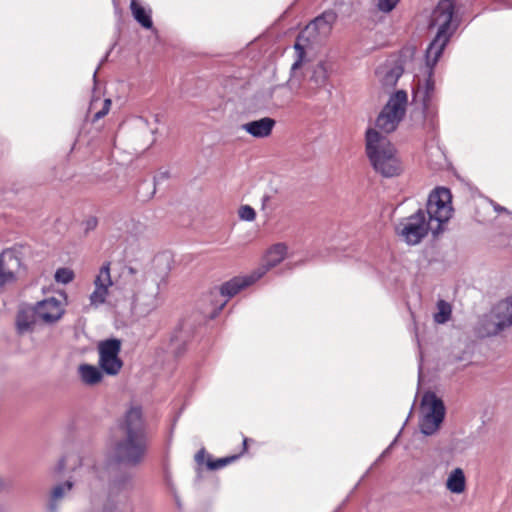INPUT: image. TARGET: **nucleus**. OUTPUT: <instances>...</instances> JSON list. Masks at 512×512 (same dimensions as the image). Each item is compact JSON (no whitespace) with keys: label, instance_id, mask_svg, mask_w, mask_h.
I'll return each mask as SVG.
<instances>
[{"label":"nucleus","instance_id":"f257e3e1","mask_svg":"<svg viewBox=\"0 0 512 512\" xmlns=\"http://www.w3.org/2000/svg\"><path fill=\"white\" fill-rule=\"evenodd\" d=\"M149 447L147 423L140 406H131L118 421L115 439L111 444V459L91 468L90 486L110 491L125 489L130 476L120 471V465L135 467L145 458Z\"/></svg>","mask_w":512,"mask_h":512},{"label":"nucleus","instance_id":"f03ea898","mask_svg":"<svg viewBox=\"0 0 512 512\" xmlns=\"http://www.w3.org/2000/svg\"><path fill=\"white\" fill-rule=\"evenodd\" d=\"M459 25L460 20L455 13L454 0H440L429 22V27H437V31L425 51V61L428 66H436Z\"/></svg>","mask_w":512,"mask_h":512},{"label":"nucleus","instance_id":"7ed1b4c3","mask_svg":"<svg viewBox=\"0 0 512 512\" xmlns=\"http://www.w3.org/2000/svg\"><path fill=\"white\" fill-rule=\"evenodd\" d=\"M366 154L373 169L385 178L401 172L400 161L395 147L377 130L369 128L365 134Z\"/></svg>","mask_w":512,"mask_h":512},{"label":"nucleus","instance_id":"20e7f679","mask_svg":"<svg viewBox=\"0 0 512 512\" xmlns=\"http://www.w3.org/2000/svg\"><path fill=\"white\" fill-rule=\"evenodd\" d=\"M336 14L332 11L323 12L313 19L298 35L294 49L297 59L292 64L291 69H298L304 62L306 51L313 45L319 43L331 31L333 23L336 21Z\"/></svg>","mask_w":512,"mask_h":512},{"label":"nucleus","instance_id":"39448f33","mask_svg":"<svg viewBox=\"0 0 512 512\" xmlns=\"http://www.w3.org/2000/svg\"><path fill=\"white\" fill-rule=\"evenodd\" d=\"M257 281L258 279L255 277L253 272H251L248 275L235 276L222 283L220 286L210 289L208 294L203 298V301L205 303H209L211 306V310L206 312L208 317L211 319L216 318L226 306L229 299Z\"/></svg>","mask_w":512,"mask_h":512},{"label":"nucleus","instance_id":"423d86ee","mask_svg":"<svg viewBox=\"0 0 512 512\" xmlns=\"http://www.w3.org/2000/svg\"><path fill=\"white\" fill-rule=\"evenodd\" d=\"M422 415L419 427L425 436L434 435L444 422L446 407L443 400L432 391L423 394L421 400Z\"/></svg>","mask_w":512,"mask_h":512},{"label":"nucleus","instance_id":"0eeeda50","mask_svg":"<svg viewBox=\"0 0 512 512\" xmlns=\"http://www.w3.org/2000/svg\"><path fill=\"white\" fill-rule=\"evenodd\" d=\"M407 104V92L403 89L396 90L377 116L376 127L385 133L395 131L405 117Z\"/></svg>","mask_w":512,"mask_h":512},{"label":"nucleus","instance_id":"6e6552de","mask_svg":"<svg viewBox=\"0 0 512 512\" xmlns=\"http://www.w3.org/2000/svg\"><path fill=\"white\" fill-rule=\"evenodd\" d=\"M452 195L446 187H436L428 196L425 213L429 220L436 221L437 226L433 230L436 236L443 231V224L449 221L452 215Z\"/></svg>","mask_w":512,"mask_h":512},{"label":"nucleus","instance_id":"1a4fd4ad","mask_svg":"<svg viewBox=\"0 0 512 512\" xmlns=\"http://www.w3.org/2000/svg\"><path fill=\"white\" fill-rule=\"evenodd\" d=\"M432 220L423 209H418L414 214L402 218L396 226V233L408 244H419L428 234L435 229L431 226Z\"/></svg>","mask_w":512,"mask_h":512},{"label":"nucleus","instance_id":"9d476101","mask_svg":"<svg viewBox=\"0 0 512 512\" xmlns=\"http://www.w3.org/2000/svg\"><path fill=\"white\" fill-rule=\"evenodd\" d=\"M192 338V332L185 323H180L158 349V357L163 354V362L174 361L181 357L187 350V345Z\"/></svg>","mask_w":512,"mask_h":512},{"label":"nucleus","instance_id":"9b49d317","mask_svg":"<svg viewBox=\"0 0 512 512\" xmlns=\"http://www.w3.org/2000/svg\"><path fill=\"white\" fill-rule=\"evenodd\" d=\"M429 68L428 77L425 79L424 86L421 88L413 89V101L416 102L420 99L422 114L424 119V126L430 130L435 129L436 126V109L432 104V97L435 91V81L433 79V69L435 66Z\"/></svg>","mask_w":512,"mask_h":512},{"label":"nucleus","instance_id":"f8f14e48","mask_svg":"<svg viewBox=\"0 0 512 512\" xmlns=\"http://www.w3.org/2000/svg\"><path fill=\"white\" fill-rule=\"evenodd\" d=\"M100 368L109 376H115L123 366V361L119 357L121 351V341L118 338H108L102 340L97 346Z\"/></svg>","mask_w":512,"mask_h":512},{"label":"nucleus","instance_id":"ddd939ff","mask_svg":"<svg viewBox=\"0 0 512 512\" xmlns=\"http://www.w3.org/2000/svg\"><path fill=\"white\" fill-rule=\"evenodd\" d=\"M75 484L73 477L69 476L64 481L52 485L46 495L45 512H60L63 503L70 498Z\"/></svg>","mask_w":512,"mask_h":512},{"label":"nucleus","instance_id":"4468645a","mask_svg":"<svg viewBox=\"0 0 512 512\" xmlns=\"http://www.w3.org/2000/svg\"><path fill=\"white\" fill-rule=\"evenodd\" d=\"M64 308L60 300L49 297L38 301L34 306V314L46 324H54L64 315Z\"/></svg>","mask_w":512,"mask_h":512},{"label":"nucleus","instance_id":"2eb2a0df","mask_svg":"<svg viewBox=\"0 0 512 512\" xmlns=\"http://www.w3.org/2000/svg\"><path fill=\"white\" fill-rule=\"evenodd\" d=\"M404 73V62L401 58L388 60L376 70V74L385 88H393Z\"/></svg>","mask_w":512,"mask_h":512},{"label":"nucleus","instance_id":"dca6fc26","mask_svg":"<svg viewBox=\"0 0 512 512\" xmlns=\"http://www.w3.org/2000/svg\"><path fill=\"white\" fill-rule=\"evenodd\" d=\"M287 254V246L283 243H277L273 245L266 253L262 264L253 270V274L259 280L261 279L269 270L276 267L279 263H281Z\"/></svg>","mask_w":512,"mask_h":512},{"label":"nucleus","instance_id":"f3484780","mask_svg":"<svg viewBox=\"0 0 512 512\" xmlns=\"http://www.w3.org/2000/svg\"><path fill=\"white\" fill-rule=\"evenodd\" d=\"M20 264V258L14 250H5L0 254V287L14 280V269Z\"/></svg>","mask_w":512,"mask_h":512},{"label":"nucleus","instance_id":"a211bd4d","mask_svg":"<svg viewBox=\"0 0 512 512\" xmlns=\"http://www.w3.org/2000/svg\"><path fill=\"white\" fill-rule=\"evenodd\" d=\"M240 458L239 454L230 455L221 458H213L212 455L208 454L204 448H201L195 454V462L200 466L205 464L206 468L210 471H216L224 468L225 466L235 462Z\"/></svg>","mask_w":512,"mask_h":512},{"label":"nucleus","instance_id":"6ab92c4d","mask_svg":"<svg viewBox=\"0 0 512 512\" xmlns=\"http://www.w3.org/2000/svg\"><path fill=\"white\" fill-rule=\"evenodd\" d=\"M275 125V119L263 117L244 123L242 129L254 138H266L271 135Z\"/></svg>","mask_w":512,"mask_h":512},{"label":"nucleus","instance_id":"aec40b11","mask_svg":"<svg viewBox=\"0 0 512 512\" xmlns=\"http://www.w3.org/2000/svg\"><path fill=\"white\" fill-rule=\"evenodd\" d=\"M130 10L134 20L144 29L152 30L154 28L152 19V9L149 5L139 0L130 1Z\"/></svg>","mask_w":512,"mask_h":512},{"label":"nucleus","instance_id":"412c9836","mask_svg":"<svg viewBox=\"0 0 512 512\" xmlns=\"http://www.w3.org/2000/svg\"><path fill=\"white\" fill-rule=\"evenodd\" d=\"M104 373L100 366L97 367L88 363H82L78 366V375L81 381L86 385L92 386L100 383Z\"/></svg>","mask_w":512,"mask_h":512},{"label":"nucleus","instance_id":"4be33fe9","mask_svg":"<svg viewBox=\"0 0 512 512\" xmlns=\"http://www.w3.org/2000/svg\"><path fill=\"white\" fill-rule=\"evenodd\" d=\"M504 329L512 326V295L498 302L492 309Z\"/></svg>","mask_w":512,"mask_h":512},{"label":"nucleus","instance_id":"5701e85b","mask_svg":"<svg viewBox=\"0 0 512 512\" xmlns=\"http://www.w3.org/2000/svg\"><path fill=\"white\" fill-rule=\"evenodd\" d=\"M504 330V327H502L500 322L496 319L492 310L479 321L478 332L481 337L494 336Z\"/></svg>","mask_w":512,"mask_h":512},{"label":"nucleus","instance_id":"b1692460","mask_svg":"<svg viewBox=\"0 0 512 512\" xmlns=\"http://www.w3.org/2000/svg\"><path fill=\"white\" fill-rule=\"evenodd\" d=\"M446 488L454 494H460L465 491L466 477L463 469L457 467L449 473L446 480Z\"/></svg>","mask_w":512,"mask_h":512},{"label":"nucleus","instance_id":"393cba45","mask_svg":"<svg viewBox=\"0 0 512 512\" xmlns=\"http://www.w3.org/2000/svg\"><path fill=\"white\" fill-rule=\"evenodd\" d=\"M77 465L81 466V460L78 457L63 456L52 468V475L54 478H59L66 475L67 472L74 471Z\"/></svg>","mask_w":512,"mask_h":512},{"label":"nucleus","instance_id":"a878e982","mask_svg":"<svg viewBox=\"0 0 512 512\" xmlns=\"http://www.w3.org/2000/svg\"><path fill=\"white\" fill-rule=\"evenodd\" d=\"M329 75V65L326 61H319L312 69L309 83L312 87L325 85Z\"/></svg>","mask_w":512,"mask_h":512},{"label":"nucleus","instance_id":"bb28decb","mask_svg":"<svg viewBox=\"0 0 512 512\" xmlns=\"http://www.w3.org/2000/svg\"><path fill=\"white\" fill-rule=\"evenodd\" d=\"M110 266H111V262H109V261H106L102 264V266L99 270V273L97 274V276L94 280L95 286L109 289V287H111L113 285V281L111 279V274H110Z\"/></svg>","mask_w":512,"mask_h":512},{"label":"nucleus","instance_id":"cd10ccee","mask_svg":"<svg viewBox=\"0 0 512 512\" xmlns=\"http://www.w3.org/2000/svg\"><path fill=\"white\" fill-rule=\"evenodd\" d=\"M451 305L445 300L437 302V312L434 314V321L438 324L446 323L451 317Z\"/></svg>","mask_w":512,"mask_h":512},{"label":"nucleus","instance_id":"c85d7f7f","mask_svg":"<svg viewBox=\"0 0 512 512\" xmlns=\"http://www.w3.org/2000/svg\"><path fill=\"white\" fill-rule=\"evenodd\" d=\"M108 290L109 289L95 286L94 291L91 293L89 297L91 305L98 307L104 304L108 296Z\"/></svg>","mask_w":512,"mask_h":512},{"label":"nucleus","instance_id":"c756f323","mask_svg":"<svg viewBox=\"0 0 512 512\" xmlns=\"http://www.w3.org/2000/svg\"><path fill=\"white\" fill-rule=\"evenodd\" d=\"M17 330L20 334L33 329V321H30L25 313H19L16 319Z\"/></svg>","mask_w":512,"mask_h":512},{"label":"nucleus","instance_id":"7c9ffc66","mask_svg":"<svg viewBox=\"0 0 512 512\" xmlns=\"http://www.w3.org/2000/svg\"><path fill=\"white\" fill-rule=\"evenodd\" d=\"M54 278L57 283L68 284L73 280L74 272L69 268H58Z\"/></svg>","mask_w":512,"mask_h":512},{"label":"nucleus","instance_id":"2f4dec72","mask_svg":"<svg viewBox=\"0 0 512 512\" xmlns=\"http://www.w3.org/2000/svg\"><path fill=\"white\" fill-rule=\"evenodd\" d=\"M239 217L245 221H253L256 218V212L250 205H242L238 211Z\"/></svg>","mask_w":512,"mask_h":512},{"label":"nucleus","instance_id":"473e14b6","mask_svg":"<svg viewBox=\"0 0 512 512\" xmlns=\"http://www.w3.org/2000/svg\"><path fill=\"white\" fill-rule=\"evenodd\" d=\"M400 0H378L377 7L383 13L391 12Z\"/></svg>","mask_w":512,"mask_h":512},{"label":"nucleus","instance_id":"72a5a7b5","mask_svg":"<svg viewBox=\"0 0 512 512\" xmlns=\"http://www.w3.org/2000/svg\"><path fill=\"white\" fill-rule=\"evenodd\" d=\"M166 484L169 489V492L172 494V496L174 498L175 504L180 509L182 506V503H181L180 497L178 495L177 489L169 476L166 477Z\"/></svg>","mask_w":512,"mask_h":512},{"label":"nucleus","instance_id":"f704fd0d","mask_svg":"<svg viewBox=\"0 0 512 512\" xmlns=\"http://www.w3.org/2000/svg\"><path fill=\"white\" fill-rule=\"evenodd\" d=\"M168 178H169V172H168V171H161V172H159V173L154 177V179H153V185H152V186H153V190H152L151 194L149 195V198H151V197L154 195V193H155V191H156V186H157L158 184H160L161 182H163V181L167 180Z\"/></svg>","mask_w":512,"mask_h":512},{"label":"nucleus","instance_id":"c9c22d12","mask_svg":"<svg viewBox=\"0 0 512 512\" xmlns=\"http://www.w3.org/2000/svg\"><path fill=\"white\" fill-rule=\"evenodd\" d=\"M98 225V219L97 217L95 216H90L88 217L84 222H83V227H84V233L85 234H88L90 233L91 231H93Z\"/></svg>","mask_w":512,"mask_h":512},{"label":"nucleus","instance_id":"e433bc0d","mask_svg":"<svg viewBox=\"0 0 512 512\" xmlns=\"http://www.w3.org/2000/svg\"><path fill=\"white\" fill-rule=\"evenodd\" d=\"M151 289H152V296L151 299H149L146 304L151 306L152 308L156 307V296L159 294V284L157 282H151L150 283Z\"/></svg>","mask_w":512,"mask_h":512},{"label":"nucleus","instance_id":"4c0bfd02","mask_svg":"<svg viewBox=\"0 0 512 512\" xmlns=\"http://www.w3.org/2000/svg\"><path fill=\"white\" fill-rule=\"evenodd\" d=\"M110 106H111V100L105 99L102 109L95 113L94 120H99V119L103 118L105 115H107L109 112Z\"/></svg>","mask_w":512,"mask_h":512},{"label":"nucleus","instance_id":"58836bf2","mask_svg":"<svg viewBox=\"0 0 512 512\" xmlns=\"http://www.w3.org/2000/svg\"><path fill=\"white\" fill-rule=\"evenodd\" d=\"M402 433V429L398 432V434L396 435V437L393 439V441L389 444V446L382 452V456H388L390 455L392 449L394 448V446L397 444L398 442V439L400 437Z\"/></svg>","mask_w":512,"mask_h":512},{"label":"nucleus","instance_id":"ea45409f","mask_svg":"<svg viewBox=\"0 0 512 512\" xmlns=\"http://www.w3.org/2000/svg\"><path fill=\"white\" fill-rule=\"evenodd\" d=\"M116 42H114L112 44V46L110 47V49L106 52V54L104 55V57L101 59L100 63H99V66L98 68L95 70L94 74H93V78L94 80L96 79V74H97V71L98 69L100 68L101 65H103L106 61H108V58H109V55L110 53L112 52V50L114 49V47L116 46Z\"/></svg>","mask_w":512,"mask_h":512},{"label":"nucleus","instance_id":"a19ab883","mask_svg":"<svg viewBox=\"0 0 512 512\" xmlns=\"http://www.w3.org/2000/svg\"><path fill=\"white\" fill-rule=\"evenodd\" d=\"M103 512H116V507L115 505L109 500L104 508H103Z\"/></svg>","mask_w":512,"mask_h":512},{"label":"nucleus","instance_id":"79ce46f5","mask_svg":"<svg viewBox=\"0 0 512 512\" xmlns=\"http://www.w3.org/2000/svg\"><path fill=\"white\" fill-rule=\"evenodd\" d=\"M386 456H382V453L378 456V458L374 461V463L371 465V467L368 469L366 474L369 473V471L376 465H378Z\"/></svg>","mask_w":512,"mask_h":512},{"label":"nucleus","instance_id":"37998d69","mask_svg":"<svg viewBox=\"0 0 512 512\" xmlns=\"http://www.w3.org/2000/svg\"><path fill=\"white\" fill-rule=\"evenodd\" d=\"M349 495L342 501V503L334 510V512H340L349 501Z\"/></svg>","mask_w":512,"mask_h":512},{"label":"nucleus","instance_id":"c03bdc74","mask_svg":"<svg viewBox=\"0 0 512 512\" xmlns=\"http://www.w3.org/2000/svg\"><path fill=\"white\" fill-rule=\"evenodd\" d=\"M248 441L249 439L248 438H244L243 439V451L239 454L240 456L247 451V448H248Z\"/></svg>","mask_w":512,"mask_h":512},{"label":"nucleus","instance_id":"a18cd8bd","mask_svg":"<svg viewBox=\"0 0 512 512\" xmlns=\"http://www.w3.org/2000/svg\"><path fill=\"white\" fill-rule=\"evenodd\" d=\"M138 120L141 121L143 124L148 125V120L143 117H138Z\"/></svg>","mask_w":512,"mask_h":512},{"label":"nucleus","instance_id":"49530a36","mask_svg":"<svg viewBox=\"0 0 512 512\" xmlns=\"http://www.w3.org/2000/svg\"><path fill=\"white\" fill-rule=\"evenodd\" d=\"M145 186H147L148 188L151 186L150 183L148 182H143L141 185H140V189H143Z\"/></svg>","mask_w":512,"mask_h":512},{"label":"nucleus","instance_id":"de8ad7c7","mask_svg":"<svg viewBox=\"0 0 512 512\" xmlns=\"http://www.w3.org/2000/svg\"><path fill=\"white\" fill-rule=\"evenodd\" d=\"M141 297H142V296H141V293H138V294L136 295V300H137V301H140V300H141Z\"/></svg>","mask_w":512,"mask_h":512},{"label":"nucleus","instance_id":"09e8293b","mask_svg":"<svg viewBox=\"0 0 512 512\" xmlns=\"http://www.w3.org/2000/svg\"><path fill=\"white\" fill-rule=\"evenodd\" d=\"M155 121L159 122V115H155Z\"/></svg>","mask_w":512,"mask_h":512},{"label":"nucleus","instance_id":"8fccbe9b","mask_svg":"<svg viewBox=\"0 0 512 512\" xmlns=\"http://www.w3.org/2000/svg\"><path fill=\"white\" fill-rule=\"evenodd\" d=\"M360 482H358L357 484H355V487L353 488L352 492L358 487Z\"/></svg>","mask_w":512,"mask_h":512},{"label":"nucleus","instance_id":"3c124183","mask_svg":"<svg viewBox=\"0 0 512 512\" xmlns=\"http://www.w3.org/2000/svg\"><path fill=\"white\" fill-rule=\"evenodd\" d=\"M151 132H152V134H155L157 132V129H154Z\"/></svg>","mask_w":512,"mask_h":512}]
</instances>
